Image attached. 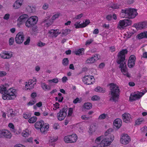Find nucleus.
Segmentation results:
<instances>
[{"label": "nucleus", "instance_id": "1", "mask_svg": "<svg viewBox=\"0 0 147 147\" xmlns=\"http://www.w3.org/2000/svg\"><path fill=\"white\" fill-rule=\"evenodd\" d=\"M111 129L107 130L104 134V135L101 136L97 138L95 141V143L100 144L98 145L102 147H107L111 145L115 138L114 135L110 132Z\"/></svg>", "mask_w": 147, "mask_h": 147}, {"label": "nucleus", "instance_id": "2", "mask_svg": "<svg viewBox=\"0 0 147 147\" xmlns=\"http://www.w3.org/2000/svg\"><path fill=\"white\" fill-rule=\"evenodd\" d=\"M127 53L126 49H123L119 52L118 54L117 63L120 64L119 67L123 74L128 78L130 77V74L128 72L126 63L125 61V55Z\"/></svg>", "mask_w": 147, "mask_h": 147}, {"label": "nucleus", "instance_id": "3", "mask_svg": "<svg viewBox=\"0 0 147 147\" xmlns=\"http://www.w3.org/2000/svg\"><path fill=\"white\" fill-rule=\"evenodd\" d=\"M110 100L114 101H117L119 98L120 90L119 87L116 84H110Z\"/></svg>", "mask_w": 147, "mask_h": 147}, {"label": "nucleus", "instance_id": "4", "mask_svg": "<svg viewBox=\"0 0 147 147\" xmlns=\"http://www.w3.org/2000/svg\"><path fill=\"white\" fill-rule=\"evenodd\" d=\"M137 15L138 13L135 9L128 8L122 10L120 15L122 18L133 19Z\"/></svg>", "mask_w": 147, "mask_h": 147}, {"label": "nucleus", "instance_id": "5", "mask_svg": "<svg viewBox=\"0 0 147 147\" xmlns=\"http://www.w3.org/2000/svg\"><path fill=\"white\" fill-rule=\"evenodd\" d=\"M17 94L16 89L10 88L7 90L6 93L2 95V97L4 100H13L16 98Z\"/></svg>", "mask_w": 147, "mask_h": 147}, {"label": "nucleus", "instance_id": "6", "mask_svg": "<svg viewBox=\"0 0 147 147\" xmlns=\"http://www.w3.org/2000/svg\"><path fill=\"white\" fill-rule=\"evenodd\" d=\"M59 15V13H56L52 16L51 19H50V18L51 16V14L49 13H47L46 17L43 21V22L45 23V24L47 27L53 24L54 20L58 18Z\"/></svg>", "mask_w": 147, "mask_h": 147}, {"label": "nucleus", "instance_id": "7", "mask_svg": "<svg viewBox=\"0 0 147 147\" xmlns=\"http://www.w3.org/2000/svg\"><path fill=\"white\" fill-rule=\"evenodd\" d=\"M38 20V17L35 16L28 17L25 22V26L28 28L33 27L37 24Z\"/></svg>", "mask_w": 147, "mask_h": 147}, {"label": "nucleus", "instance_id": "8", "mask_svg": "<svg viewBox=\"0 0 147 147\" xmlns=\"http://www.w3.org/2000/svg\"><path fill=\"white\" fill-rule=\"evenodd\" d=\"M36 81L37 80L36 78L29 80L25 83V86L23 87V89L25 90L32 89L34 87Z\"/></svg>", "mask_w": 147, "mask_h": 147}, {"label": "nucleus", "instance_id": "9", "mask_svg": "<svg viewBox=\"0 0 147 147\" xmlns=\"http://www.w3.org/2000/svg\"><path fill=\"white\" fill-rule=\"evenodd\" d=\"M132 22L129 20L125 19L120 20L118 24L117 28L120 30H122L125 27L131 25Z\"/></svg>", "mask_w": 147, "mask_h": 147}, {"label": "nucleus", "instance_id": "10", "mask_svg": "<svg viewBox=\"0 0 147 147\" xmlns=\"http://www.w3.org/2000/svg\"><path fill=\"white\" fill-rule=\"evenodd\" d=\"M77 139L78 136L76 134L65 136L64 138V140L66 143H75Z\"/></svg>", "mask_w": 147, "mask_h": 147}, {"label": "nucleus", "instance_id": "11", "mask_svg": "<svg viewBox=\"0 0 147 147\" xmlns=\"http://www.w3.org/2000/svg\"><path fill=\"white\" fill-rule=\"evenodd\" d=\"M12 134L9 130L6 129L0 130V138L10 139Z\"/></svg>", "mask_w": 147, "mask_h": 147}, {"label": "nucleus", "instance_id": "12", "mask_svg": "<svg viewBox=\"0 0 147 147\" xmlns=\"http://www.w3.org/2000/svg\"><path fill=\"white\" fill-rule=\"evenodd\" d=\"M144 93L142 92H137L131 93L129 98V100L131 101H132L140 98Z\"/></svg>", "mask_w": 147, "mask_h": 147}, {"label": "nucleus", "instance_id": "13", "mask_svg": "<svg viewBox=\"0 0 147 147\" xmlns=\"http://www.w3.org/2000/svg\"><path fill=\"white\" fill-rule=\"evenodd\" d=\"M60 34H61V31L59 29L50 30L48 33L49 36L51 38L56 37Z\"/></svg>", "mask_w": 147, "mask_h": 147}, {"label": "nucleus", "instance_id": "14", "mask_svg": "<svg viewBox=\"0 0 147 147\" xmlns=\"http://www.w3.org/2000/svg\"><path fill=\"white\" fill-rule=\"evenodd\" d=\"M28 18V16L26 14H23L19 16L17 20L18 26L19 27L26 22Z\"/></svg>", "mask_w": 147, "mask_h": 147}, {"label": "nucleus", "instance_id": "15", "mask_svg": "<svg viewBox=\"0 0 147 147\" xmlns=\"http://www.w3.org/2000/svg\"><path fill=\"white\" fill-rule=\"evenodd\" d=\"M130 140L129 136L127 134H123L121 136L120 142L122 144L126 145L129 143Z\"/></svg>", "mask_w": 147, "mask_h": 147}, {"label": "nucleus", "instance_id": "16", "mask_svg": "<svg viewBox=\"0 0 147 147\" xmlns=\"http://www.w3.org/2000/svg\"><path fill=\"white\" fill-rule=\"evenodd\" d=\"M24 36L22 32H19L16 35L15 38L16 42L18 44H20L24 41Z\"/></svg>", "mask_w": 147, "mask_h": 147}, {"label": "nucleus", "instance_id": "17", "mask_svg": "<svg viewBox=\"0 0 147 147\" xmlns=\"http://www.w3.org/2000/svg\"><path fill=\"white\" fill-rule=\"evenodd\" d=\"M84 84L88 85H90L93 84L94 82V77L91 76H85L82 79Z\"/></svg>", "mask_w": 147, "mask_h": 147}, {"label": "nucleus", "instance_id": "18", "mask_svg": "<svg viewBox=\"0 0 147 147\" xmlns=\"http://www.w3.org/2000/svg\"><path fill=\"white\" fill-rule=\"evenodd\" d=\"M13 55V52L9 51H3L0 53V57L4 59H9Z\"/></svg>", "mask_w": 147, "mask_h": 147}, {"label": "nucleus", "instance_id": "19", "mask_svg": "<svg viewBox=\"0 0 147 147\" xmlns=\"http://www.w3.org/2000/svg\"><path fill=\"white\" fill-rule=\"evenodd\" d=\"M67 115L66 111H65V109H62L57 113L58 119L60 121L63 120L66 116Z\"/></svg>", "mask_w": 147, "mask_h": 147}, {"label": "nucleus", "instance_id": "20", "mask_svg": "<svg viewBox=\"0 0 147 147\" xmlns=\"http://www.w3.org/2000/svg\"><path fill=\"white\" fill-rule=\"evenodd\" d=\"M136 59L135 56L134 55H131L130 56L128 63V65L129 67L131 68L134 66Z\"/></svg>", "mask_w": 147, "mask_h": 147}, {"label": "nucleus", "instance_id": "21", "mask_svg": "<svg viewBox=\"0 0 147 147\" xmlns=\"http://www.w3.org/2000/svg\"><path fill=\"white\" fill-rule=\"evenodd\" d=\"M122 117L123 121L126 123H129L131 121L132 119L130 115L127 113H125L123 114Z\"/></svg>", "mask_w": 147, "mask_h": 147}, {"label": "nucleus", "instance_id": "22", "mask_svg": "<svg viewBox=\"0 0 147 147\" xmlns=\"http://www.w3.org/2000/svg\"><path fill=\"white\" fill-rule=\"evenodd\" d=\"M9 85L7 83L2 84L0 86V93L2 95L6 93L7 90V88L9 87Z\"/></svg>", "mask_w": 147, "mask_h": 147}, {"label": "nucleus", "instance_id": "23", "mask_svg": "<svg viewBox=\"0 0 147 147\" xmlns=\"http://www.w3.org/2000/svg\"><path fill=\"white\" fill-rule=\"evenodd\" d=\"M24 1V0H17L13 5V7L15 9H19L23 5Z\"/></svg>", "mask_w": 147, "mask_h": 147}, {"label": "nucleus", "instance_id": "24", "mask_svg": "<svg viewBox=\"0 0 147 147\" xmlns=\"http://www.w3.org/2000/svg\"><path fill=\"white\" fill-rule=\"evenodd\" d=\"M49 143L50 145L54 147L55 144L53 142H56L58 139V137L57 136H49Z\"/></svg>", "mask_w": 147, "mask_h": 147}, {"label": "nucleus", "instance_id": "25", "mask_svg": "<svg viewBox=\"0 0 147 147\" xmlns=\"http://www.w3.org/2000/svg\"><path fill=\"white\" fill-rule=\"evenodd\" d=\"M99 59V57H98V55H96L86 60V62L87 63H92L98 60Z\"/></svg>", "mask_w": 147, "mask_h": 147}, {"label": "nucleus", "instance_id": "26", "mask_svg": "<svg viewBox=\"0 0 147 147\" xmlns=\"http://www.w3.org/2000/svg\"><path fill=\"white\" fill-rule=\"evenodd\" d=\"M122 121L119 118H117L115 119L113 121V125L117 129H119L122 125Z\"/></svg>", "mask_w": 147, "mask_h": 147}, {"label": "nucleus", "instance_id": "27", "mask_svg": "<svg viewBox=\"0 0 147 147\" xmlns=\"http://www.w3.org/2000/svg\"><path fill=\"white\" fill-rule=\"evenodd\" d=\"M44 124V122L43 121L41 120L40 121H38L35 123L34 126L37 129H40V130L42 126Z\"/></svg>", "mask_w": 147, "mask_h": 147}, {"label": "nucleus", "instance_id": "28", "mask_svg": "<svg viewBox=\"0 0 147 147\" xmlns=\"http://www.w3.org/2000/svg\"><path fill=\"white\" fill-rule=\"evenodd\" d=\"M147 26V22H145L138 24L136 26V28L139 29H141Z\"/></svg>", "mask_w": 147, "mask_h": 147}, {"label": "nucleus", "instance_id": "29", "mask_svg": "<svg viewBox=\"0 0 147 147\" xmlns=\"http://www.w3.org/2000/svg\"><path fill=\"white\" fill-rule=\"evenodd\" d=\"M49 127V125L48 123L44 124L43 126H42L40 129V131L41 132L44 133L48 130Z\"/></svg>", "mask_w": 147, "mask_h": 147}, {"label": "nucleus", "instance_id": "30", "mask_svg": "<svg viewBox=\"0 0 147 147\" xmlns=\"http://www.w3.org/2000/svg\"><path fill=\"white\" fill-rule=\"evenodd\" d=\"M7 115L9 117H13L15 116V113L12 109H9L7 113Z\"/></svg>", "mask_w": 147, "mask_h": 147}, {"label": "nucleus", "instance_id": "31", "mask_svg": "<svg viewBox=\"0 0 147 147\" xmlns=\"http://www.w3.org/2000/svg\"><path fill=\"white\" fill-rule=\"evenodd\" d=\"M61 31V33L63 36H65L70 33L71 30L69 29H60Z\"/></svg>", "mask_w": 147, "mask_h": 147}, {"label": "nucleus", "instance_id": "32", "mask_svg": "<svg viewBox=\"0 0 147 147\" xmlns=\"http://www.w3.org/2000/svg\"><path fill=\"white\" fill-rule=\"evenodd\" d=\"M84 48L80 49L75 52V54L76 55H81L84 53Z\"/></svg>", "mask_w": 147, "mask_h": 147}, {"label": "nucleus", "instance_id": "33", "mask_svg": "<svg viewBox=\"0 0 147 147\" xmlns=\"http://www.w3.org/2000/svg\"><path fill=\"white\" fill-rule=\"evenodd\" d=\"M37 118L36 116H33L29 118L28 122L30 123H33L36 121Z\"/></svg>", "mask_w": 147, "mask_h": 147}, {"label": "nucleus", "instance_id": "34", "mask_svg": "<svg viewBox=\"0 0 147 147\" xmlns=\"http://www.w3.org/2000/svg\"><path fill=\"white\" fill-rule=\"evenodd\" d=\"M29 135V130L27 129H26L25 130L23 131L22 133V136L25 138L27 137Z\"/></svg>", "mask_w": 147, "mask_h": 147}, {"label": "nucleus", "instance_id": "35", "mask_svg": "<svg viewBox=\"0 0 147 147\" xmlns=\"http://www.w3.org/2000/svg\"><path fill=\"white\" fill-rule=\"evenodd\" d=\"M95 90L98 92L104 93L105 92V89L104 88H101L100 86H97L95 89Z\"/></svg>", "mask_w": 147, "mask_h": 147}, {"label": "nucleus", "instance_id": "36", "mask_svg": "<svg viewBox=\"0 0 147 147\" xmlns=\"http://www.w3.org/2000/svg\"><path fill=\"white\" fill-rule=\"evenodd\" d=\"M96 129V127L94 125H91L89 128V132L92 134L94 132Z\"/></svg>", "mask_w": 147, "mask_h": 147}, {"label": "nucleus", "instance_id": "37", "mask_svg": "<svg viewBox=\"0 0 147 147\" xmlns=\"http://www.w3.org/2000/svg\"><path fill=\"white\" fill-rule=\"evenodd\" d=\"M84 108L86 109H91L92 106V105L91 103H85L84 105Z\"/></svg>", "mask_w": 147, "mask_h": 147}, {"label": "nucleus", "instance_id": "38", "mask_svg": "<svg viewBox=\"0 0 147 147\" xmlns=\"http://www.w3.org/2000/svg\"><path fill=\"white\" fill-rule=\"evenodd\" d=\"M8 126L12 132L14 133L16 132V130L15 127L12 123H9L8 124Z\"/></svg>", "mask_w": 147, "mask_h": 147}, {"label": "nucleus", "instance_id": "39", "mask_svg": "<svg viewBox=\"0 0 147 147\" xmlns=\"http://www.w3.org/2000/svg\"><path fill=\"white\" fill-rule=\"evenodd\" d=\"M41 86L42 89L45 91L50 89V87L45 83H42L41 84Z\"/></svg>", "mask_w": 147, "mask_h": 147}, {"label": "nucleus", "instance_id": "40", "mask_svg": "<svg viewBox=\"0 0 147 147\" xmlns=\"http://www.w3.org/2000/svg\"><path fill=\"white\" fill-rule=\"evenodd\" d=\"M80 21H78L75 23L74 25L75 27L76 28H82V24L80 23Z\"/></svg>", "mask_w": 147, "mask_h": 147}, {"label": "nucleus", "instance_id": "41", "mask_svg": "<svg viewBox=\"0 0 147 147\" xmlns=\"http://www.w3.org/2000/svg\"><path fill=\"white\" fill-rule=\"evenodd\" d=\"M137 37L139 39H141L144 38H146L145 32L140 34L137 36Z\"/></svg>", "mask_w": 147, "mask_h": 147}, {"label": "nucleus", "instance_id": "42", "mask_svg": "<svg viewBox=\"0 0 147 147\" xmlns=\"http://www.w3.org/2000/svg\"><path fill=\"white\" fill-rule=\"evenodd\" d=\"M144 119L142 118H139L136 121L135 124L136 125H139L141 124L142 122L143 121Z\"/></svg>", "mask_w": 147, "mask_h": 147}, {"label": "nucleus", "instance_id": "43", "mask_svg": "<svg viewBox=\"0 0 147 147\" xmlns=\"http://www.w3.org/2000/svg\"><path fill=\"white\" fill-rule=\"evenodd\" d=\"M92 117V116H88V115L87 114L86 115H82L81 117L82 119L83 120H86L89 119L90 118Z\"/></svg>", "mask_w": 147, "mask_h": 147}, {"label": "nucleus", "instance_id": "44", "mask_svg": "<svg viewBox=\"0 0 147 147\" xmlns=\"http://www.w3.org/2000/svg\"><path fill=\"white\" fill-rule=\"evenodd\" d=\"M107 115L106 114L103 113L100 115L98 117V119L99 120H102L105 119L107 117Z\"/></svg>", "mask_w": 147, "mask_h": 147}, {"label": "nucleus", "instance_id": "45", "mask_svg": "<svg viewBox=\"0 0 147 147\" xmlns=\"http://www.w3.org/2000/svg\"><path fill=\"white\" fill-rule=\"evenodd\" d=\"M59 104L57 102H56L53 104V109L54 110H56L59 108Z\"/></svg>", "mask_w": 147, "mask_h": 147}, {"label": "nucleus", "instance_id": "46", "mask_svg": "<svg viewBox=\"0 0 147 147\" xmlns=\"http://www.w3.org/2000/svg\"><path fill=\"white\" fill-rule=\"evenodd\" d=\"M62 63L63 65L66 66L69 64V61L67 58H65L63 59Z\"/></svg>", "mask_w": 147, "mask_h": 147}, {"label": "nucleus", "instance_id": "47", "mask_svg": "<svg viewBox=\"0 0 147 147\" xmlns=\"http://www.w3.org/2000/svg\"><path fill=\"white\" fill-rule=\"evenodd\" d=\"M31 113H24L23 115V117L26 119H29L31 116Z\"/></svg>", "mask_w": 147, "mask_h": 147}, {"label": "nucleus", "instance_id": "48", "mask_svg": "<svg viewBox=\"0 0 147 147\" xmlns=\"http://www.w3.org/2000/svg\"><path fill=\"white\" fill-rule=\"evenodd\" d=\"M90 23V20H85V22L82 23V28L85 27Z\"/></svg>", "mask_w": 147, "mask_h": 147}, {"label": "nucleus", "instance_id": "49", "mask_svg": "<svg viewBox=\"0 0 147 147\" xmlns=\"http://www.w3.org/2000/svg\"><path fill=\"white\" fill-rule=\"evenodd\" d=\"M36 102V100L35 99H33L32 100H30L28 103V106H31L34 104Z\"/></svg>", "mask_w": 147, "mask_h": 147}, {"label": "nucleus", "instance_id": "50", "mask_svg": "<svg viewBox=\"0 0 147 147\" xmlns=\"http://www.w3.org/2000/svg\"><path fill=\"white\" fill-rule=\"evenodd\" d=\"M48 81L49 83L53 82L55 83H57L58 82V78H56L53 79L52 80H49Z\"/></svg>", "mask_w": 147, "mask_h": 147}, {"label": "nucleus", "instance_id": "51", "mask_svg": "<svg viewBox=\"0 0 147 147\" xmlns=\"http://www.w3.org/2000/svg\"><path fill=\"white\" fill-rule=\"evenodd\" d=\"M73 108H69L68 109V113L67 116H71L73 113Z\"/></svg>", "mask_w": 147, "mask_h": 147}, {"label": "nucleus", "instance_id": "52", "mask_svg": "<svg viewBox=\"0 0 147 147\" xmlns=\"http://www.w3.org/2000/svg\"><path fill=\"white\" fill-rule=\"evenodd\" d=\"M30 38L28 37L27 38L26 41L24 42V44L25 45H28L30 42Z\"/></svg>", "mask_w": 147, "mask_h": 147}, {"label": "nucleus", "instance_id": "53", "mask_svg": "<svg viewBox=\"0 0 147 147\" xmlns=\"http://www.w3.org/2000/svg\"><path fill=\"white\" fill-rule=\"evenodd\" d=\"M100 99V97L97 95L93 96L91 98V99L92 100H98Z\"/></svg>", "mask_w": 147, "mask_h": 147}, {"label": "nucleus", "instance_id": "54", "mask_svg": "<svg viewBox=\"0 0 147 147\" xmlns=\"http://www.w3.org/2000/svg\"><path fill=\"white\" fill-rule=\"evenodd\" d=\"M33 7L29 5L27 6L26 7V9L28 11L30 12H32L33 11Z\"/></svg>", "mask_w": 147, "mask_h": 147}, {"label": "nucleus", "instance_id": "55", "mask_svg": "<svg viewBox=\"0 0 147 147\" xmlns=\"http://www.w3.org/2000/svg\"><path fill=\"white\" fill-rule=\"evenodd\" d=\"M9 64L8 63H5L4 68L5 70L8 71L9 70Z\"/></svg>", "mask_w": 147, "mask_h": 147}, {"label": "nucleus", "instance_id": "56", "mask_svg": "<svg viewBox=\"0 0 147 147\" xmlns=\"http://www.w3.org/2000/svg\"><path fill=\"white\" fill-rule=\"evenodd\" d=\"M42 102H38L36 104V106H34L33 107L34 109H36V106L37 107H40L42 106Z\"/></svg>", "mask_w": 147, "mask_h": 147}, {"label": "nucleus", "instance_id": "57", "mask_svg": "<svg viewBox=\"0 0 147 147\" xmlns=\"http://www.w3.org/2000/svg\"><path fill=\"white\" fill-rule=\"evenodd\" d=\"M37 45L38 47H42L45 46L46 44L45 43L42 42L41 41H39L37 43Z\"/></svg>", "mask_w": 147, "mask_h": 147}, {"label": "nucleus", "instance_id": "58", "mask_svg": "<svg viewBox=\"0 0 147 147\" xmlns=\"http://www.w3.org/2000/svg\"><path fill=\"white\" fill-rule=\"evenodd\" d=\"M81 101V99H80L78 98H77L73 101V102L74 104H76L78 103H80Z\"/></svg>", "mask_w": 147, "mask_h": 147}, {"label": "nucleus", "instance_id": "59", "mask_svg": "<svg viewBox=\"0 0 147 147\" xmlns=\"http://www.w3.org/2000/svg\"><path fill=\"white\" fill-rule=\"evenodd\" d=\"M49 6V5L47 3H45L42 5V8L44 10H46L48 8Z\"/></svg>", "mask_w": 147, "mask_h": 147}, {"label": "nucleus", "instance_id": "60", "mask_svg": "<svg viewBox=\"0 0 147 147\" xmlns=\"http://www.w3.org/2000/svg\"><path fill=\"white\" fill-rule=\"evenodd\" d=\"M6 72L4 71H0V77H3L6 75Z\"/></svg>", "mask_w": 147, "mask_h": 147}, {"label": "nucleus", "instance_id": "61", "mask_svg": "<svg viewBox=\"0 0 147 147\" xmlns=\"http://www.w3.org/2000/svg\"><path fill=\"white\" fill-rule=\"evenodd\" d=\"M14 42V39L13 38H11L9 39V44L11 45H13Z\"/></svg>", "mask_w": 147, "mask_h": 147}, {"label": "nucleus", "instance_id": "62", "mask_svg": "<svg viewBox=\"0 0 147 147\" xmlns=\"http://www.w3.org/2000/svg\"><path fill=\"white\" fill-rule=\"evenodd\" d=\"M10 15L9 13L6 14L3 17V19L5 20H7L9 18Z\"/></svg>", "mask_w": 147, "mask_h": 147}, {"label": "nucleus", "instance_id": "63", "mask_svg": "<svg viewBox=\"0 0 147 147\" xmlns=\"http://www.w3.org/2000/svg\"><path fill=\"white\" fill-rule=\"evenodd\" d=\"M83 14L82 13H81L77 16H76L75 18V19H80L83 16Z\"/></svg>", "mask_w": 147, "mask_h": 147}, {"label": "nucleus", "instance_id": "64", "mask_svg": "<svg viewBox=\"0 0 147 147\" xmlns=\"http://www.w3.org/2000/svg\"><path fill=\"white\" fill-rule=\"evenodd\" d=\"M119 5L116 4H114L111 7L114 9H117L119 8Z\"/></svg>", "mask_w": 147, "mask_h": 147}]
</instances>
